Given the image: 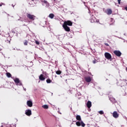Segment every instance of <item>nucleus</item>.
<instances>
[{
    "label": "nucleus",
    "instance_id": "obj_1",
    "mask_svg": "<svg viewBox=\"0 0 127 127\" xmlns=\"http://www.w3.org/2000/svg\"><path fill=\"white\" fill-rule=\"evenodd\" d=\"M76 119L77 121H78V122H76V125L77 127H84L86 125L83 121H82V120L81 119V116L80 115H77L76 117Z\"/></svg>",
    "mask_w": 127,
    "mask_h": 127
},
{
    "label": "nucleus",
    "instance_id": "obj_2",
    "mask_svg": "<svg viewBox=\"0 0 127 127\" xmlns=\"http://www.w3.org/2000/svg\"><path fill=\"white\" fill-rule=\"evenodd\" d=\"M14 82L15 83L16 85H18V86H22V83L19 80V79L16 78L14 79Z\"/></svg>",
    "mask_w": 127,
    "mask_h": 127
},
{
    "label": "nucleus",
    "instance_id": "obj_3",
    "mask_svg": "<svg viewBox=\"0 0 127 127\" xmlns=\"http://www.w3.org/2000/svg\"><path fill=\"white\" fill-rule=\"evenodd\" d=\"M27 17L30 20H34L35 19V16L30 13H27Z\"/></svg>",
    "mask_w": 127,
    "mask_h": 127
},
{
    "label": "nucleus",
    "instance_id": "obj_4",
    "mask_svg": "<svg viewBox=\"0 0 127 127\" xmlns=\"http://www.w3.org/2000/svg\"><path fill=\"white\" fill-rule=\"evenodd\" d=\"M90 21L92 23L99 22V19H97L96 18V17H95V16H94V15H92L91 18H90Z\"/></svg>",
    "mask_w": 127,
    "mask_h": 127
},
{
    "label": "nucleus",
    "instance_id": "obj_5",
    "mask_svg": "<svg viewBox=\"0 0 127 127\" xmlns=\"http://www.w3.org/2000/svg\"><path fill=\"white\" fill-rule=\"evenodd\" d=\"M104 56L105 58L107 59V60H111V59H112V55L109 53H105L104 54Z\"/></svg>",
    "mask_w": 127,
    "mask_h": 127
},
{
    "label": "nucleus",
    "instance_id": "obj_6",
    "mask_svg": "<svg viewBox=\"0 0 127 127\" xmlns=\"http://www.w3.org/2000/svg\"><path fill=\"white\" fill-rule=\"evenodd\" d=\"M73 23L71 21H67L64 22V25H65L66 26H72Z\"/></svg>",
    "mask_w": 127,
    "mask_h": 127
},
{
    "label": "nucleus",
    "instance_id": "obj_7",
    "mask_svg": "<svg viewBox=\"0 0 127 127\" xmlns=\"http://www.w3.org/2000/svg\"><path fill=\"white\" fill-rule=\"evenodd\" d=\"M113 53H114V54L118 57H121L122 56V53L120 51H114Z\"/></svg>",
    "mask_w": 127,
    "mask_h": 127
},
{
    "label": "nucleus",
    "instance_id": "obj_8",
    "mask_svg": "<svg viewBox=\"0 0 127 127\" xmlns=\"http://www.w3.org/2000/svg\"><path fill=\"white\" fill-rule=\"evenodd\" d=\"M104 12L107 13L108 15L112 14L113 11L111 9H107V10H104Z\"/></svg>",
    "mask_w": 127,
    "mask_h": 127
},
{
    "label": "nucleus",
    "instance_id": "obj_9",
    "mask_svg": "<svg viewBox=\"0 0 127 127\" xmlns=\"http://www.w3.org/2000/svg\"><path fill=\"white\" fill-rule=\"evenodd\" d=\"M63 27L64 28L65 31H67V32L70 31V27H69L68 26L63 25Z\"/></svg>",
    "mask_w": 127,
    "mask_h": 127
},
{
    "label": "nucleus",
    "instance_id": "obj_10",
    "mask_svg": "<svg viewBox=\"0 0 127 127\" xmlns=\"http://www.w3.org/2000/svg\"><path fill=\"white\" fill-rule=\"evenodd\" d=\"M25 115H26V116H28V117L31 116V110L29 109L26 110L25 112Z\"/></svg>",
    "mask_w": 127,
    "mask_h": 127
},
{
    "label": "nucleus",
    "instance_id": "obj_11",
    "mask_svg": "<svg viewBox=\"0 0 127 127\" xmlns=\"http://www.w3.org/2000/svg\"><path fill=\"white\" fill-rule=\"evenodd\" d=\"M73 34H74V33L73 32H67L66 33V35L67 36L68 38H72V37L73 36Z\"/></svg>",
    "mask_w": 127,
    "mask_h": 127
},
{
    "label": "nucleus",
    "instance_id": "obj_12",
    "mask_svg": "<svg viewBox=\"0 0 127 127\" xmlns=\"http://www.w3.org/2000/svg\"><path fill=\"white\" fill-rule=\"evenodd\" d=\"M113 117L115 118V119H118L119 118V114L117 111H114L113 113Z\"/></svg>",
    "mask_w": 127,
    "mask_h": 127
},
{
    "label": "nucleus",
    "instance_id": "obj_13",
    "mask_svg": "<svg viewBox=\"0 0 127 127\" xmlns=\"http://www.w3.org/2000/svg\"><path fill=\"white\" fill-rule=\"evenodd\" d=\"M85 80L87 83H90L92 81V78L90 76H87L85 77Z\"/></svg>",
    "mask_w": 127,
    "mask_h": 127
},
{
    "label": "nucleus",
    "instance_id": "obj_14",
    "mask_svg": "<svg viewBox=\"0 0 127 127\" xmlns=\"http://www.w3.org/2000/svg\"><path fill=\"white\" fill-rule=\"evenodd\" d=\"M41 1V2H42V5H44L45 3V4H46L47 6H49V3L47 1H46V0H42Z\"/></svg>",
    "mask_w": 127,
    "mask_h": 127
},
{
    "label": "nucleus",
    "instance_id": "obj_15",
    "mask_svg": "<svg viewBox=\"0 0 127 127\" xmlns=\"http://www.w3.org/2000/svg\"><path fill=\"white\" fill-rule=\"evenodd\" d=\"M39 78L41 81H44L45 80V77H44V75L42 74L40 75Z\"/></svg>",
    "mask_w": 127,
    "mask_h": 127
},
{
    "label": "nucleus",
    "instance_id": "obj_16",
    "mask_svg": "<svg viewBox=\"0 0 127 127\" xmlns=\"http://www.w3.org/2000/svg\"><path fill=\"white\" fill-rule=\"evenodd\" d=\"M27 105L28 106V107H30V108H31V107H32V102L30 100H29L27 102Z\"/></svg>",
    "mask_w": 127,
    "mask_h": 127
},
{
    "label": "nucleus",
    "instance_id": "obj_17",
    "mask_svg": "<svg viewBox=\"0 0 127 127\" xmlns=\"http://www.w3.org/2000/svg\"><path fill=\"white\" fill-rule=\"evenodd\" d=\"M87 107L88 109H90L92 107V102L91 101H88L87 103Z\"/></svg>",
    "mask_w": 127,
    "mask_h": 127
},
{
    "label": "nucleus",
    "instance_id": "obj_18",
    "mask_svg": "<svg viewBox=\"0 0 127 127\" xmlns=\"http://www.w3.org/2000/svg\"><path fill=\"white\" fill-rule=\"evenodd\" d=\"M56 73L57 75H61V74L62 73V71H61V70H59L56 71Z\"/></svg>",
    "mask_w": 127,
    "mask_h": 127
},
{
    "label": "nucleus",
    "instance_id": "obj_19",
    "mask_svg": "<svg viewBox=\"0 0 127 127\" xmlns=\"http://www.w3.org/2000/svg\"><path fill=\"white\" fill-rule=\"evenodd\" d=\"M6 76H7V77L8 78H10V77H11V74H10V73H9V72H7V73H6Z\"/></svg>",
    "mask_w": 127,
    "mask_h": 127
},
{
    "label": "nucleus",
    "instance_id": "obj_20",
    "mask_svg": "<svg viewBox=\"0 0 127 127\" xmlns=\"http://www.w3.org/2000/svg\"><path fill=\"white\" fill-rule=\"evenodd\" d=\"M49 17H50V18H53L54 17V14L53 13H51L49 14Z\"/></svg>",
    "mask_w": 127,
    "mask_h": 127
},
{
    "label": "nucleus",
    "instance_id": "obj_21",
    "mask_svg": "<svg viewBox=\"0 0 127 127\" xmlns=\"http://www.w3.org/2000/svg\"><path fill=\"white\" fill-rule=\"evenodd\" d=\"M42 108H43V109H48V105H43Z\"/></svg>",
    "mask_w": 127,
    "mask_h": 127
},
{
    "label": "nucleus",
    "instance_id": "obj_22",
    "mask_svg": "<svg viewBox=\"0 0 127 127\" xmlns=\"http://www.w3.org/2000/svg\"><path fill=\"white\" fill-rule=\"evenodd\" d=\"M46 82L48 84H50V83H51L52 81L50 79H47L46 80Z\"/></svg>",
    "mask_w": 127,
    "mask_h": 127
},
{
    "label": "nucleus",
    "instance_id": "obj_23",
    "mask_svg": "<svg viewBox=\"0 0 127 127\" xmlns=\"http://www.w3.org/2000/svg\"><path fill=\"white\" fill-rule=\"evenodd\" d=\"M99 114H100V115H104V111H100L99 112Z\"/></svg>",
    "mask_w": 127,
    "mask_h": 127
},
{
    "label": "nucleus",
    "instance_id": "obj_24",
    "mask_svg": "<svg viewBox=\"0 0 127 127\" xmlns=\"http://www.w3.org/2000/svg\"><path fill=\"white\" fill-rule=\"evenodd\" d=\"M27 43H28V42L27 41H25L24 42V45H27Z\"/></svg>",
    "mask_w": 127,
    "mask_h": 127
},
{
    "label": "nucleus",
    "instance_id": "obj_25",
    "mask_svg": "<svg viewBox=\"0 0 127 127\" xmlns=\"http://www.w3.org/2000/svg\"><path fill=\"white\" fill-rule=\"evenodd\" d=\"M92 63H93V64H96V60L93 61H92Z\"/></svg>",
    "mask_w": 127,
    "mask_h": 127
},
{
    "label": "nucleus",
    "instance_id": "obj_26",
    "mask_svg": "<svg viewBox=\"0 0 127 127\" xmlns=\"http://www.w3.org/2000/svg\"><path fill=\"white\" fill-rule=\"evenodd\" d=\"M36 44H37L38 45H39V42H38V41H35Z\"/></svg>",
    "mask_w": 127,
    "mask_h": 127
},
{
    "label": "nucleus",
    "instance_id": "obj_27",
    "mask_svg": "<svg viewBox=\"0 0 127 127\" xmlns=\"http://www.w3.org/2000/svg\"><path fill=\"white\" fill-rule=\"evenodd\" d=\"M121 0H118L119 4H121Z\"/></svg>",
    "mask_w": 127,
    "mask_h": 127
},
{
    "label": "nucleus",
    "instance_id": "obj_28",
    "mask_svg": "<svg viewBox=\"0 0 127 127\" xmlns=\"http://www.w3.org/2000/svg\"><path fill=\"white\" fill-rule=\"evenodd\" d=\"M105 45H106V46H109V44L105 43Z\"/></svg>",
    "mask_w": 127,
    "mask_h": 127
},
{
    "label": "nucleus",
    "instance_id": "obj_29",
    "mask_svg": "<svg viewBox=\"0 0 127 127\" xmlns=\"http://www.w3.org/2000/svg\"><path fill=\"white\" fill-rule=\"evenodd\" d=\"M88 10H89L88 13H91V11L90 10V9H89V8H88Z\"/></svg>",
    "mask_w": 127,
    "mask_h": 127
},
{
    "label": "nucleus",
    "instance_id": "obj_30",
    "mask_svg": "<svg viewBox=\"0 0 127 127\" xmlns=\"http://www.w3.org/2000/svg\"><path fill=\"white\" fill-rule=\"evenodd\" d=\"M125 9H126V10H127V6L125 7Z\"/></svg>",
    "mask_w": 127,
    "mask_h": 127
},
{
    "label": "nucleus",
    "instance_id": "obj_31",
    "mask_svg": "<svg viewBox=\"0 0 127 127\" xmlns=\"http://www.w3.org/2000/svg\"><path fill=\"white\" fill-rule=\"evenodd\" d=\"M83 3H84V5L86 6V2H84Z\"/></svg>",
    "mask_w": 127,
    "mask_h": 127
},
{
    "label": "nucleus",
    "instance_id": "obj_32",
    "mask_svg": "<svg viewBox=\"0 0 127 127\" xmlns=\"http://www.w3.org/2000/svg\"><path fill=\"white\" fill-rule=\"evenodd\" d=\"M23 89L24 90L26 91V88H24V87H23Z\"/></svg>",
    "mask_w": 127,
    "mask_h": 127
},
{
    "label": "nucleus",
    "instance_id": "obj_33",
    "mask_svg": "<svg viewBox=\"0 0 127 127\" xmlns=\"http://www.w3.org/2000/svg\"><path fill=\"white\" fill-rule=\"evenodd\" d=\"M12 6H13V7H14V5H13V4H12Z\"/></svg>",
    "mask_w": 127,
    "mask_h": 127
},
{
    "label": "nucleus",
    "instance_id": "obj_34",
    "mask_svg": "<svg viewBox=\"0 0 127 127\" xmlns=\"http://www.w3.org/2000/svg\"><path fill=\"white\" fill-rule=\"evenodd\" d=\"M126 71H127V67H126Z\"/></svg>",
    "mask_w": 127,
    "mask_h": 127
},
{
    "label": "nucleus",
    "instance_id": "obj_35",
    "mask_svg": "<svg viewBox=\"0 0 127 127\" xmlns=\"http://www.w3.org/2000/svg\"><path fill=\"white\" fill-rule=\"evenodd\" d=\"M1 5H2L1 4H0V6H1Z\"/></svg>",
    "mask_w": 127,
    "mask_h": 127
},
{
    "label": "nucleus",
    "instance_id": "obj_36",
    "mask_svg": "<svg viewBox=\"0 0 127 127\" xmlns=\"http://www.w3.org/2000/svg\"><path fill=\"white\" fill-rule=\"evenodd\" d=\"M34 0H32V1H34Z\"/></svg>",
    "mask_w": 127,
    "mask_h": 127
},
{
    "label": "nucleus",
    "instance_id": "obj_37",
    "mask_svg": "<svg viewBox=\"0 0 127 127\" xmlns=\"http://www.w3.org/2000/svg\"><path fill=\"white\" fill-rule=\"evenodd\" d=\"M54 0V1H55L56 0Z\"/></svg>",
    "mask_w": 127,
    "mask_h": 127
},
{
    "label": "nucleus",
    "instance_id": "obj_38",
    "mask_svg": "<svg viewBox=\"0 0 127 127\" xmlns=\"http://www.w3.org/2000/svg\"><path fill=\"white\" fill-rule=\"evenodd\" d=\"M113 21H114V20H112Z\"/></svg>",
    "mask_w": 127,
    "mask_h": 127
}]
</instances>
